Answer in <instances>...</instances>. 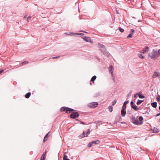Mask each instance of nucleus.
I'll list each match as a JSON object with an SVG mask.
<instances>
[{"label": "nucleus", "instance_id": "1", "mask_svg": "<svg viewBox=\"0 0 160 160\" xmlns=\"http://www.w3.org/2000/svg\"><path fill=\"white\" fill-rule=\"evenodd\" d=\"M98 46L103 53L107 57H109L110 55L109 53L107 51L105 46L100 43H98Z\"/></svg>", "mask_w": 160, "mask_h": 160}, {"label": "nucleus", "instance_id": "2", "mask_svg": "<svg viewBox=\"0 0 160 160\" xmlns=\"http://www.w3.org/2000/svg\"><path fill=\"white\" fill-rule=\"evenodd\" d=\"M148 56L153 60H156L159 56L158 52L155 49H153L152 52L148 54Z\"/></svg>", "mask_w": 160, "mask_h": 160}, {"label": "nucleus", "instance_id": "3", "mask_svg": "<svg viewBox=\"0 0 160 160\" xmlns=\"http://www.w3.org/2000/svg\"><path fill=\"white\" fill-rule=\"evenodd\" d=\"M60 111L61 112L65 111V112L67 113H70L72 111H76L75 110L66 107H61L60 108Z\"/></svg>", "mask_w": 160, "mask_h": 160}, {"label": "nucleus", "instance_id": "4", "mask_svg": "<svg viewBox=\"0 0 160 160\" xmlns=\"http://www.w3.org/2000/svg\"><path fill=\"white\" fill-rule=\"evenodd\" d=\"M79 116V113L76 111H74L70 115V117L72 119H75L78 118Z\"/></svg>", "mask_w": 160, "mask_h": 160}, {"label": "nucleus", "instance_id": "5", "mask_svg": "<svg viewBox=\"0 0 160 160\" xmlns=\"http://www.w3.org/2000/svg\"><path fill=\"white\" fill-rule=\"evenodd\" d=\"M138 117L136 118L133 116H132L131 119L132 121V122L136 125H139V121H138Z\"/></svg>", "mask_w": 160, "mask_h": 160}, {"label": "nucleus", "instance_id": "6", "mask_svg": "<svg viewBox=\"0 0 160 160\" xmlns=\"http://www.w3.org/2000/svg\"><path fill=\"white\" fill-rule=\"evenodd\" d=\"M98 102H93L88 104V106L90 108H95L98 106Z\"/></svg>", "mask_w": 160, "mask_h": 160}, {"label": "nucleus", "instance_id": "7", "mask_svg": "<svg viewBox=\"0 0 160 160\" xmlns=\"http://www.w3.org/2000/svg\"><path fill=\"white\" fill-rule=\"evenodd\" d=\"M90 130L89 129H88L87 130V132L86 134H85V132H83V135H81L79 136L80 138H82L85 137H87L88 136V135L90 134Z\"/></svg>", "mask_w": 160, "mask_h": 160}, {"label": "nucleus", "instance_id": "8", "mask_svg": "<svg viewBox=\"0 0 160 160\" xmlns=\"http://www.w3.org/2000/svg\"><path fill=\"white\" fill-rule=\"evenodd\" d=\"M130 103L131 108L137 111L139 109V108L137 107V106L135 104L134 105V103L133 101H131Z\"/></svg>", "mask_w": 160, "mask_h": 160}, {"label": "nucleus", "instance_id": "9", "mask_svg": "<svg viewBox=\"0 0 160 160\" xmlns=\"http://www.w3.org/2000/svg\"><path fill=\"white\" fill-rule=\"evenodd\" d=\"M149 48L148 47H146L140 51L141 53H145L146 52H148L149 50Z\"/></svg>", "mask_w": 160, "mask_h": 160}, {"label": "nucleus", "instance_id": "10", "mask_svg": "<svg viewBox=\"0 0 160 160\" xmlns=\"http://www.w3.org/2000/svg\"><path fill=\"white\" fill-rule=\"evenodd\" d=\"M160 76V72H154L152 76L153 78H155L156 77Z\"/></svg>", "mask_w": 160, "mask_h": 160}, {"label": "nucleus", "instance_id": "11", "mask_svg": "<svg viewBox=\"0 0 160 160\" xmlns=\"http://www.w3.org/2000/svg\"><path fill=\"white\" fill-rule=\"evenodd\" d=\"M131 32L127 37L128 38H130L132 37V36L133 34V32H135V30L133 29H131Z\"/></svg>", "mask_w": 160, "mask_h": 160}, {"label": "nucleus", "instance_id": "12", "mask_svg": "<svg viewBox=\"0 0 160 160\" xmlns=\"http://www.w3.org/2000/svg\"><path fill=\"white\" fill-rule=\"evenodd\" d=\"M125 110H126V109L123 108H122V109L121 110V115L123 117L125 116V114L126 113V112Z\"/></svg>", "mask_w": 160, "mask_h": 160}, {"label": "nucleus", "instance_id": "13", "mask_svg": "<svg viewBox=\"0 0 160 160\" xmlns=\"http://www.w3.org/2000/svg\"><path fill=\"white\" fill-rule=\"evenodd\" d=\"M138 119L139 121V125H141L143 123V117L142 116H139L138 118Z\"/></svg>", "mask_w": 160, "mask_h": 160}, {"label": "nucleus", "instance_id": "14", "mask_svg": "<svg viewBox=\"0 0 160 160\" xmlns=\"http://www.w3.org/2000/svg\"><path fill=\"white\" fill-rule=\"evenodd\" d=\"M82 38L85 41L87 42H89V41L90 40V38L88 37L85 36L83 37Z\"/></svg>", "mask_w": 160, "mask_h": 160}, {"label": "nucleus", "instance_id": "15", "mask_svg": "<svg viewBox=\"0 0 160 160\" xmlns=\"http://www.w3.org/2000/svg\"><path fill=\"white\" fill-rule=\"evenodd\" d=\"M129 102L128 101H125L122 106V108L126 109V105L129 103Z\"/></svg>", "mask_w": 160, "mask_h": 160}, {"label": "nucleus", "instance_id": "16", "mask_svg": "<svg viewBox=\"0 0 160 160\" xmlns=\"http://www.w3.org/2000/svg\"><path fill=\"white\" fill-rule=\"evenodd\" d=\"M109 72L111 74L112 79L113 80V81L114 82L115 81V78L114 77V75H113V73L112 70H109Z\"/></svg>", "mask_w": 160, "mask_h": 160}, {"label": "nucleus", "instance_id": "17", "mask_svg": "<svg viewBox=\"0 0 160 160\" xmlns=\"http://www.w3.org/2000/svg\"><path fill=\"white\" fill-rule=\"evenodd\" d=\"M151 105L152 107L156 108L157 106V103L156 102H152L151 103Z\"/></svg>", "mask_w": 160, "mask_h": 160}, {"label": "nucleus", "instance_id": "18", "mask_svg": "<svg viewBox=\"0 0 160 160\" xmlns=\"http://www.w3.org/2000/svg\"><path fill=\"white\" fill-rule=\"evenodd\" d=\"M153 132L154 133H158L159 132V130L157 128H154L153 129Z\"/></svg>", "mask_w": 160, "mask_h": 160}, {"label": "nucleus", "instance_id": "19", "mask_svg": "<svg viewBox=\"0 0 160 160\" xmlns=\"http://www.w3.org/2000/svg\"><path fill=\"white\" fill-rule=\"evenodd\" d=\"M31 95V93L30 92H28L25 95V97L26 98H28L30 97Z\"/></svg>", "mask_w": 160, "mask_h": 160}, {"label": "nucleus", "instance_id": "20", "mask_svg": "<svg viewBox=\"0 0 160 160\" xmlns=\"http://www.w3.org/2000/svg\"><path fill=\"white\" fill-rule=\"evenodd\" d=\"M92 144H98L100 143V142L99 140H96L92 141Z\"/></svg>", "mask_w": 160, "mask_h": 160}, {"label": "nucleus", "instance_id": "21", "mask_svg": "<svg viewBox=\"0 0 160 160\" xmlns=\"http://www.w3.org/2000/svg\"><path fill=\"white\" fill-rule=\"evenodd\" d=\"M24 18L25 19V20H26L27 21H28V20L29 19H31V17H30L29 16L26 15V16H24Z\"/></svg>", "mask_w": 160, "mask_h": 160}, {"label": "nucleus", "instance_id": "22", "mask_svg": "<svg viewBox=\"0 0 160 160\" xmlns=\"http://www.w3.org/2000/svg\"><path fill=\"white\" fill-rule=\"evenodd\" d=\"M143 100H140L138 99L137 102V104L138 105H140L142 102H143Z\"/></svg>", "mask_w": 160, "mask_h": 160}, {"label": "nucleus", "instance_id": "23", "mask_svg": "<svg viewBox=\"0 0 160 160\" xmlns=\"http://www.w3.org/2000/svg\"><path fill=\"white\" fill-rule=\"evenodd\" d=\"M138 96L140 98H145V96L142 95L140 93H138Z\"/></svg>", "mask_w": 160, "mask_h": 160}, {"label": "nucleus", "instance_id": "24", "mask_svg": "<svg viewBox=\"0 0 160 160\" xmlns=\"http://www.w3.org/2000/svg\"><path fill=\"white\" fill-rule=\"evenodd\" d=\"M46 151L45 152H44L43 153V159H42V157H41V158L40 159V160H45V159L46 158Z\"/></svg>", "mask_w": 160, "mask_h": 160}, {"label": "nucleus", "instance_id": "25", "mask_svg": "<svg viewBox=\"0 0 160 160\" xmlns=\"http://www.w3.org/2000/svg\"><path fill=\"white\" fill-rule=\"evenodd\" d=\"M96 78H97V77L96 76H95V75L91 79V81H92V82L94 81L96 79Z\"/></svg>", "mask_w": 160, "mask_h": 160}, {"label": "nucleus", "instance_id": "26", "mask_svg": "<svg viewBox=\"0 0 160 160\" xmlns=\"http://www.w3.org/2000/svg\"><path fill=\"white\" fill-rule=\"evenodd\" d=\"M63 159V160H70L69 159L67 158V156L65 154H64Z\"/></svg>", "mask_w": 160, "mask_h": 160}, {"label": "nucleus", "instance_id": "27", "mask_svg": "<svg viewBox=\"0 0 160 160\" xmlns=\"http://www.w3.org/2000/svg\"><path fill=\"white\" fill-rule=\"evenodd\" d=\"M108 109L110 112H112L113 110V107L111 106H109L108 107Z\"/></svg>", "mask_w": 160, "mask_h": 160}, {"label": "nucleus", "instance_id": "28", "mask_svg": "<svg viewBox=\"0 0 160 160\" xmlns=\"http://www.w3.org/2000/svg\"><path fill=\"white\" fill-rule=\"evenodd\" d=\"M28 62L27 61H25L23 62H22L21 63V64L23 65H25L26 64H28Z\"/></svg>", "mask_w": 160, "mask_h": 160}, {"label": "nucleus", "instance_id": "29", "mask_svg": "<svg viewBox=\"0 0 160 160\" xmlns=\"http://www.w3.org/2000/svg\"><path fill=\"white\" fill-rule=\"evenodd\" d=\"M138 57L141 58V59H143L144 58V57L142 56V54H138Z\"/></svg>", "mask_w": 160, "mask_h": 160}, {"label": "nucleus", "instance_id": "30", "mask_svg": "<svg viewBox=\"0 0 160 160\" xmlns=\"http://www.w3.org/2000/svg\"><path fill=\"white\" fill-rule=\"evenodd\" d=\"M117 100L115 99L112 102V105L113 106H114L116 103L117 102Z\"/></svg>", "mask_w": 160, "mask_h": 160}, {"label": "nucleus", "instance_id": "31", "mask_svg": "<svg viewBox=\"0 0 160 160\" xmlns=\"http://www.w3.org/2000/svg\"><path fill=\"white\" fill-rule=\"evenodd\" d=\"M118 29L121 32H122L124 31V30L123 28H121L120 27L118 28Z\"/></svg>", "mask_w": 160, "mask_h": 160}, {"label": "nucleus", "instance_id": "32", "mask_svg": "<svg viewBox=\"0 0 160 160\" xmlns=\"http://www.w3.org/2000/svg\"><path fill=\"white\" fill-rule=\"evenodd\" d=\"M92 142H90L88 144V148H90L92 146Z\"/></svg>", "mask_w": 160, "mask_h": 160}, {"label": "nucleus", "instance_id": "33", "mask_svg": "<svg viewBox=\"0 0 160 160\" xmlns=\"http://www.w3.org/2000/svg\"><path fill=\"white\" fill-rule=\"evenodd\" d=\"M100 95V93L99 92H97L95 94L94 96L96 97H98Z\"/></svg>", "mask_w": 160, "mask_h": 160}, {"label": "nucleus", "instance_id": "34", "mask_svg": "<svg viewBox=\"0 0 160 160\" xmlns=\"http://www.w3.org/2000/svg\"><path fill=\"white\" fill-rule=\"evenodd\" d=\"M156 99L158 101H159V100H160V95H158V96L157 97Z\"/></svg>", "mask_w": 160, "mask_h": 160}, {"label": "nucleus", "instance_id": "35", "mask_svg": "<svg viewBox=\"0 0 160 160\" xmlns=\"http://www.w3.org/2000/svg\"><path fill=\"white\" fill-rule=\"evenodd\" d=\"M101 122V121H96L94 122V123L96 124V123H100Z\"/></svg>", "mask_w": 160, "mask_h": 160}, {"label": "nucleus", "instance_id": "36", "mask_svg": "<svg viewBox=\"0 0 160 160\" xmlns=\"http://www.w3.org/2000/svg\"><path fill=\"white\" fill-rule=\"evenodd\" d=\"M60 57V56H58L57 57H52V59H55V58H57Z\"/></svg>", "mask_w": 160, "mask_h": 160}, {"label": "nucleus", "instance_id": "37", "mask_svg": "<svg viewBox=\"0 0 160 160\" xmlns=\"http://www.w3.org/2000/svg\"><path fill=\"white\" fill-rule=\"evenodd\" d=\"M75 34H78V35H83V34L82 33H75Z\"/></svg>", "mask_w": 160, "mask_h": 160}, {"label": "nucleus", "instance_id": "38", "mask_svg": "<svg viewBox=\"0 0 160 160\" xmlns=\"http://www.w3.org/2000/svg\"><path fill=\"white\" fill-rule=\"evenodd\" d=\"M112 70V65H111L109 68V70Z\"/></svg>", "mask_w": 160, "mask_h": 160}, {"label": "nucleus", "instance_id": "39", "mask_svg": "<svg viewBox=\"0 0 160 160\" xmlns=\"http://www.w3.org/2000/svg\"><path fill=\"white\" fill-rule=\"evenodd\" d=\"M49 132L48 133H47V134L45 136V138H47L48 136V134H49Z\"/></svg>", "mask_w": 160, "mask_h": 160}, {"label": "nucleus", "instance_id": "40", "mask_svg": "<svg viewBox=\"0 0 160 160\" xmlns=\"http://www.w3.org/2000/svg\"><path fill=\"white\" fill-rule=\"evenodd\" d=\"M80 122V123H81V124H83V125H84V124H85V123H84V122H82V121H81Z\"/></svg>", "mask_w": 160, "mask_h": 160}, {"label": "nucleus", "instance_id": "41", "mask_svg": "<svg viewBox=\"0 0 160 160\" xmlns=\"http://www.w3.org/2000/svg\"><path fill=\"white\" fill-rule=\"evenodd\" d=\"M160 115V113H157L156 114V115H155V116L156 117H157V116H159Z\"/></svg>", "mask_w": 160, "mask_h": 160}, {"label": "nucleus", "instance_id": "42", "mask_svg": "<svg viewBox=\"0 0 160 160\" xmlns=\"http://www.w3.org/2000/svg\"><path fill=\"white\" fill-rule=\"evenodd\" d=\"M158 54H159V55H160V49L158 50Z\"/></svg>", "mask_w": 160, "mask_h": 160}, {"label": "nucleus", "instance_id": "43", "mask_svg": "<svg viewBox=\"0 0 160 160\" xmlns=\"http://www.w3.org/2000/svg\"><path fill=\"white\" fill-rule=\"evenodd\" d=\"M138 95V93H137L136 94L134 95V98H135V97H136L137 95Z\"/></svg>", "mask_w": 160, "mask_h": 160}, {"label": "nucleus", "instance_id": "44", "mask_svg": "<svg viewBox=\"0 0 160 160\" xmlns=\"http://www.w3.org/2000/svg\"><path fill=\"white\" fill-rule=\"evenodd\" d=\"M47 140V139H46V138H45V137H44V139H43V141H44V142Z\"/></svg>", "mask_w": 160, "mask_h": 160}, {"label": "nucleus", "instance_id": "45", "mask_svg": "<svg viewBox=\"0 0 160 160\" xmlns=\"http://www.w3.org/2000/svg\"><path fill=\"white\" fill-rule=\"evenodd\" d=\"M4 71V70L3 69H2L0 71V74L2 72H3Z\"/></svg>", "mask_w": 160, "mask_h": 160}, {"label": "nucleus", "instance_id": "46", "mask_svg": "<svg viewBox=\"0 0 160 160\" xmlns=\"http://www.w3.org/2000/svg\"><path fill=\"white\" fill-rule=\"evenodd\" d=\"M145 113H147V114H149V112L148 111V110H147V111H146Z\"/></svg>", "mask_w": 160, "mask_h": 160}, {"label": "nucleus", "instance_id": "47", "mask_svg": "<svg viewBox=\"0 0 160 160\" xmlns=\"http://www.w3.org/2000/svg\"><path fill=\"white\" fill-rule=\"evenodd\" d=\"M89 42H90L92 43H93V41L91 39H90V40L89 41Z\"/></svg>", "mask_w": 160, "mask_h": 160}, {"label": "nucleus", "instance_id": "48", "mask_svg": "<svg viewBox=\"0 0 160 160\" xmlns=\"http://www.w3.org/2000/svg\"><path fill=\"white\" fill-rule=\"evenodd\" d=\"M120 123H121L122 124H125L126 123V122H120Z\"/></svg>", "mask_w": 160, "mask_h": 160}, {"label": "nucleus", "instance_id": "49", "mask_svg": "<svg viewBox=\"0 0 160 160\" xmlns=\"http://www.w3.org/2000/svg\"><path fill=\"white\" fill-rule=\"evenodd\" d=\"M76 120L79 121V122H80L81 121L80 120H79V119H76Z\"/></svg>", "mask_w": 160, "mask_h": 160}, {"label": "nucleus", "instance_id": "50", "mask_svg": "<svg viewBox=\"0 0 160 160\" xmlns=\"http://www.w3.org/2000/svg\"><path fill=\"white\" fill-rule=\"evenodd\" d=\"M43 153L42 154V156L41 157H42V159H43Z\"/></svg>", "mask_w": 160, "mask_h": 160}, {"label": "nucleus", "instance_id": "51", "mask_svg": "<svg viewBox=\"0 0 160 160\" xmlns=\"http://www.w3.org/2000/svg\"><path fill=\"white\" fill-rule=\"evenodd\" d=\"M118 117L119 119H120L121 118V117H120V116H119Z\"/></svg>", "mask_w": 160, "mask_h": 160}, {"label": "nucleus", "instance_id": "52", "mask_svg": "<svg viewBox=\"0 0 160 160\" xmlns=\"http://www.w3.org/2000/svg\"><path fill=\"white\" fill-rule=\"evenodd\" d=\"M140 150H138V151H140V150H141V148H140Z\"/></svg>", "mask_w": 160, "mask_h": 160}, {"label": "nucleus", "instance_id": "53", "mask_svg": "<svg viewBox=\"0 0 160 160\" xmlns=\"http://www.w3.org/2000/svg\"><path fill=\"white\" fill-rule=\"evenodd\" d=\"M159 110H160V106L159 107Z\"/></svg>", "mask_w": 160, "mask_h": 160}, {"label": "nucleus", "instance_id": "54", "mask_svg": "<svg viewBox=\"0 0 160 160\" xmlns=\"http://www.w3.org/2000/svg\"><path fill=\"white\" fill-rule=\"evenodd\" d=\"M159 79L160 80V76H159Z\"/></svg>", "mask_w": 160, "mask_h": 160}, {"label": "nucleus", "instance_id": "55", "mask_svg": "<svg viewBox=\"0 0 160 160\" xmlns=\"http://www.w3.org/2000/svg\"><path fill=\"white\" fill-rule=\"evenodd\" d=\"M82 32H85V31H82Z\"/></svg>", "mask_w": 160, "mask_h": 160}, {"label": "nucleus", "instance_id": "56", "mask_svg": "<svg viewBox=\"0 0 160 160\" xmlns=\"http://www.w3.org/2000/svg\"><path fill=\"white\" fill-rule=\"evenodd\" d=\"M90 84H91V85H92V84H91V83H90Z\"/></svg>", "mask_w": 160, "mask_h": 160}]
</instances>
